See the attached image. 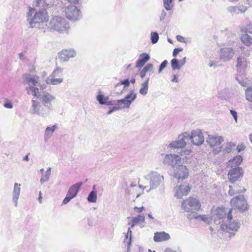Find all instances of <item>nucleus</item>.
<instances>
[{"label": "nucleus", "mask_w": 252, "mask_h": 252, "mask_svg": "<svg viewBox=\"0 0 252 252\" xmlns=\"http://www.w3.org/2000/svg\"><path fill=\"white\" fill-rule=\"evenodd\" d=\"M235 54L234 50L231 47H223L220 49V58L223 62L231 60Z\"/></svg>", "instance_id": "obj_14"}, {"label": "nucleus", "mask_w": 252, "mask_h": 252, "mask_svg": "<svg viewBox=\"0 0 252 252\" xmlns=\"http://www.w3.org/2000/svg\"><path fill=\"white\" fill-rule=\"evenodd\" d=\"M191 213H189L187 214V217L188 219L189 220H192V219H195L196 220V217L197 216V213L195 212H193V211L191 212Z\"/></svg>", "instance_id": "obj_51"}, {"label": "nucleus", "mask_w": 252, "mask_h": 252, "mask_svg": "<svg viewBox=\"0 0 252 252\" xmlns=\"http://www.w3.org/2000/svg\"><path fill=\"white\" fill-rule=\"evenodd\" d=\"M48 28L51 31L63 32L67 30L68 25L63 17L54 16L49 22Z\"/></svg>", "instance_id": "obj_3"}, {"label": "nucleus", "mask_w": 252, "mask_h": 252, "mask_svg": "<svg viewBox=\"0 0 252 252\" xmlns=\"http://www.w3.org/2000/svg\"><path fill=\"white\" fill-rule=\"evenodd\" d=\"M34 4L36 7L42 8H44L48 5L45 2V0H34Z\"/></svg>", "instance_id": "obj_46"}, {"label": "nucleus", "mask_w": 252, "mask_h": 252, "mask_svg": "<svg viewBox=\"0 0 252 252\" xmlns=\"http://www.w3.org/2000/svg\"><path fill=\"white\" fill-rule=\"evenodd\" d=\"M133 220V222L136 225H139L141 227H144L143 223L145 221V217L144 215H139L136 217H133L131 218Z\"/></svg>", "instance_id": "obj_31"}, {"label": "nucleus", "mask_w": 252, "mask_h": 252, "mask_svg": "<svg viewBox=\"0 0 252 252\" xmlns=\"http://www.w3.org/2000/svg\"><path fill=\"white\" fill-rule=\"evenodd\" d=\"M176 39L178 41L181 42H185V38L180 35H178L176 36Z\"/></svg>", "instance_id": "obj_59"}, {"label": "nucleus", "mask_w": 252, "mask_h": 252, "mask_svg": "<svg viewBox=\"0 0 252 252\" xmlns=\"http://www.w3.org/2000/svg\"><path fill=\"white\" fill-rule=\"evenodd\" d=\"M184 135H186L187 141L190 140L191 143L196 146L201 145L204 141V136L200 129L192 131L190 135L185 132Z\"/></svg>", "instance_id": "obj_6"}, {"label": "nucleus", "mask_w": 252, "mask_h": 252, "mask_svg": "<svg viewBox=\"0 0 252 252\" xmlns=\"http://www.w3.org/2000/svg\"><path fill=\"white\" fill-rule=\"evenodd\" d=\"M151 41L153 43H156L158 42V32L151 33Z\"/></svg>", "instance_id": "obj_49"}, {"label": "nucleus", "mask_w": 252, "mask_h": 252, "mask_svg": "<svg viewBox=\"0 0 252 252\" xmlns=\"http://www.w3.org/2000/svg\"><path fill=\"white\" fill-rule=\"evenodd\" d=\"M230 203L233 207L240 211H244L248 209L247 201L243 195L236 196L231 199Z\"/></svg>", "instance_id": "obj_11"}, {"label": "nucleus", "mask_w": 252, "mask_h": 252, "mask_svg": "<svg viewBox=\"0 0 252 252\" xmlns=\"http://www.w3.org/2000/svg\"><path fill=\"white\" fill-rule=\"evenodd\" d=\"M238 9H239V12H241V13H244L246 12V11L247 10V8L246 6H238Z\"/></svg>", "instance_id": "obj_57"}, {"label": "nucleus", "mask_w": 252, "mask_h": 252, "mask_svg": "<svg viewBox=\"0 0 252 252\" xmlns=\"http://www.w3.org/2000/svg\"><path fill=\"white\" fill-rule=\"evenodd\" d=\"M163 6L166 10H170L172 9L173 0H163Z\"/></svg>", "instance_id": "obj_42"}, {"label": "nucleus", "mask_w": 252, "mask_h": 252, "mask_svg": "<svg viewBox=\"0 0 252 252\" xmlns=\"http://www.w3.org/2000/svg\"><path fill=\"white\" fill-rule=\"evenodd\" d=\"M4 107L6 109H12L13 108V104L12 102L8 100H6L3 104Z\"/></svg>", "instance_id": "obj_50"}, {"label": "nucleus", "mask_w": 252, "mask_h": 252, "mask_svg": "<svg viewBox=\"0 0 252 252\" xmlns=\"http://www.w3.org/2000/svg\"><path fill=\"white\" fill-rule=\"evenodd\" d=\"M245 92L247 99L252 102V85L247 88Z\"/></svg>", "instance_id": "obj_45"}, {"label": "nucleus", "mask_w": 252, "mask_h": 252, "mask_svg": "<svg viewBox=\"0 0 252 252\" xmlns=\"http://www.w3.org/2000/svg\"><path fill=\"white\" fill-rule=\"evenodd\" d=\"M63 68L61 67H57L49 77H57L60 76L63 72Z\"/></svg>", "instance_id": "obj_40"}, {"label": "nucleus", "mask_w": 252, "mask_h": 252, "mask_svg": "<svg viewBox=\"0 0 252 252\" xmlns=\"http://www.w3.org/2000/svg\"><path fill=\"white\" fill-rule=\"evenodd\" d=\"M145 210V208L144 207H135L134 208V210L137 212V213H140V212H142L143 211H144Z\"/></svg>", "instance_id": "obj_58"}, {"label": "nucleus", "mask_w": 252, "mask_h": 252, "mask_svg": "<svg viewBox=\"0 0 252 252\" xmlns=\"http://www.w3.org/2000/svg\"><path fill=\"white\" fill-rule=\"evenodd\" d=\"M150 56L146 53L140 54L136 62L135 66L136 67H142L145 63L150 60Z\"/></svg>", "instance_id": "obj_25"}, {"label": "nucleus", "mask_w": 252, "mask_h": 252, "mask_svg": "<svg viewBox=\"0 0 252 252\" xmlns=\"http://www.w3.org/2000/svg\"><path fill=\"white\" fill-rule=\"evenodd\" d=\"M34 12V9L31 7H29V11L27 12L26 14L27 21L29 24L30 25V20L33 19V16L32 17V14Z\"/></svg>", "instance_id": "obj_41"}, {"label": "nucleus", "mask_w": 252, "mask_h": 252, "mask_svg": "<svg viewBox=\"0 0 252 252\" xmlns=\"http://www.w3.org/2000/svg\"><path fill=\"white\" fill-rule=\"evenodd\" d=\"M42 99L43 102L48 103L55 99V97L48 93L44 92L42 95Z\"/></svg>", "instance_id": "obj_33"}, {"label": "nucleus", "mask_w": 252, "mask_h": 252, "mask_svg": "<svg viewBox=\"0 0 252 252\" xmlns=\"http://www.w3.org/2000/svg\"><path fill=\"white\" fill-rule=\"evenodd\" d=\"M241 31L242 32H244L245 33L249 32L250 33H252V22L250 21L247 25L246 27L245 28L241 27L240 28Z\"/></svg>", "instance_id": "obj_43"}, {"label": "nucleus", "mask_w": 252, "mask_h": 252, "mask_svg": "<svg viewBox=\"0 0 252 252\" xmlns=\"http://www.w3.org/2000/svg\"><path fill=\"white\" fill-rule=\"evenodd\" d=\"M171 81L172 82L178 83V79L177 75H173V78L171 79Z\"/></svg>", "instance_id": "obj_64"}, {"label": "nucleus", "mask_w": 252, "mask_h": 252, "mask_svg": "<svg viewBox=\"0 0 252 252\" xmlns=\"http://www.w3.org/2000/svg\"><path fill=\"white\" fill-rule=\"evenodd\" d=\"M170 235L164 231L158 232V242L165 241L169 240Z\"/></svg>", "instance_id": "obj_36"}, {"label": "nucleus", "mask_w": 252, "mask_h": 252, "mask_svg": "<svg viewBox=\"0 0 252 252\" xmlns=\"http://www.w3.org/2000/svg\"><path fill=\"white\" fill-rule=\"evenodd\" d=\"M236 80L243 87H245L247 85V81L242 79L241 76H237L236 77Z\"/></svg>", "instance_id": "obj_48"}, {"label": "nucleus", "mask_w": 252, "mask_h": 252, "mask_svg": "<svg viewBox=\"0 0 252 252\" xmlns=\"http://www.w3.org/2000/svg\"><path fill=\"white\" fill-rule=\"evenodd\" d=\"M51 168L49 167L46 170L45 174L42 175L40 182L41 184H43L45 182L48 181L51 175Z\"/></svg>", "instance_id": "obj_35"}, {"label": "nucleus", "mask_w": 252, "mask_h": 252, "mask_svg": "<svg viewBox=\"0 0 252 252\" xmlns=\"http://www.w3.org/2000/svg\"><path fill=\"white\" fill-rule=\"evenodd\" d=\"M232 209H230L228 210L227 214V224H222L220 225V229L222 230H226L227 231H233L237 232L240 226V223L237 220H232Z\"/></svg>", "instance_id": "obj_5"}, {"label": "nucleus", "mask_w": 252, "mask_h": 252, "mask_svg": "<svg viewBox=\"0 0 252 252\" xmlns=\"http://www.w3.org/2000/svg\"><path fill=\"white\" fill-rule=\"evenodd\" d=\"M243 161V157L240 155L236 156L230 159L228 162L227 167L231 168L238 167Z\"/></svg>", "instance_id": "obj_23"}, {"label": "nucleus", "mask_w": 252, "mask_h": 252, "mask_svg": "<svg viewBox=\"0 0 252 252\" xmlns=\"http://www.w3.org/2000/svg\"><path fill=\"white\" fill-rule=\"evenodd\" d=\"M183 50L182 48H175L173 50L172 55L173 57H176L177 55L179 54L180 52H181Z\"/></svg>", "instance_id": "obj_54"}, {"label": "nucleus", "mask_w": 252, "mask_h": 252, "mask_svg": "<svg viewBox=\"0 0 252 252\" xmlns=\"http://www.w3.org/2000/svg\"><path fill=\"white\" fill-rule=\"evenodd\" d=\"M72 198H73L72 197H71L70 196H69L68 194H67L66 197L64 198V199L63 201V204H66Z\"/></svg>", "instance_id": "obj_55"}, {"label": "nucleus", "mask_w": 252, "mask_h": 252, "mask_svg": "<svg viewBox=\"0 0 252 252\" xmlns=\"http://www.w3.org/2000/svg\"><path fill=\"white\" fill-rule=\"evenodd\" d=\"M166 15V12L164 11V10H162L161 15L160 16V20H162L164 19L165 16Z\"/></svg>", "instance_id": "obj_63"}, {"label": "nucleus", "mask_w": 252, "mask_h": 252, "mask_svg": "<svg viewBox=\"0 0 252 252\" xmlns=\"http://www.w3.org/2000/svg\"><path fill=\"white\" fill-rule=\"evenodd\" d=\"M57 128V125H55L52 126H48L44 131V140L46 142L52 136L55 130Z\"/></svg>", "instance_id": "obj_27"}, {"label": "nucleus", "mask_w": 252, "mask_h": 252, "mask_svg": "<svg viewBox=\"0 0 252 252\" xmlns=\"http://www.w3.org/2000/svg\"><path fill=\"white\" fill-rule=\"evenodd\" d=\"M237 64L236 67L239 72L243 71L247 66L246 59L244 56H239L237 59Z\"/></svg>", "instance_id": "obj_22"}, {"label": "nucleus", "mask_w": 252, "mask_h": 252, "mask_svg": "<svg viewBox=\"0 0 252 252\" xmlns=\"http://www.w3.org/2000/svg\"><path fill=\"white\" fill-rule=\"evenodd\" d=\"M189 176V170L186 166L181 165L176 167L174 171V176L175 178L179 180H184Z\"/></svg>", "instance_id": "obj_16"}, {"label": "nucleus", "mask_w": 252, "mask_h": 252, "mask_svg": "<svg viewBox=\"0 0 252 252\" xmlns=\"http://www.w3.org/2000/svg\"><path fill=\"white\" fill-rule=\"evenodd\" d=\"M22 78L23 83L28 85L26 88L28 94L39 98L41 96V93L37 87H40L42 90L46 87L45 86L40 84L39 77L34 74L26 73L23 74Z\"/></svg>", "instance_id": "obj_1"}, {"label": "nucleus", "mask_w": 252, "mask_h": 252, "mask_svg": "<svg viewBox=\"0 0 252 252\" xmlns=\"http://www.w3.org/2000/svg\"><path fill=\"white\" fill-rule=\"evenodd\" d=\"M171 66L172 69L174 70H179L182 67L180 61L176 58H174L171 61Z\"/></svg>", "instance_id": "obj_38"}, {"label": "nucleus", "mask_w": 252, "mask_h": 252, "mask_svg": "<svg viewBox=\"0 0 252 252\" xmlns=\"http://www.w3.org/2000/svg\"><path fill=\"white\" fill-rule=\"evenodd\" d=\"M241 40L247 46H250L252 44V38L247 33L242 35Z\"/></svg>", "instance_id": "obj_32"}, {"label": "nucleus", "mask_w": 252, "mask_h": 252, "mask_svg": "<svg viewBox=\"0 0 252 252\" xmlns=\"http://www.w3.org/2000/svg\"><path fill=\"white\" fill-rule=\"evenodd\" d=\"M21 184L15 183L14 185V188L12 190V202L14 203L15 207H17L18 205V199L21 192Z\"/></svg>", "instance_id": "obj_17"}, {"label": "nucleus", "mask_w": 252, "mask_h": 252, "mask_svg": "<svg viewBox=\"0 0 252 252\" xmlns=\"http://www.w3.org/2000/svg\"><path fill=\"white\" fill-rule=\"evenodd\" d=\"M76 56V52L73 49L62 50L59 53V58L60 61L63 62H67L70 58H74Z\"/></svg>", "instance_id": "obj_15"}, {"label": "nucleus", "mask_w": 252, "mask_h": 252, "mask_svg": "<svg viewBox=\"0 0 252 252\" xmlns=\"http://www.w3.org/2000/svg\"><path fill=\"white\" fill-rule=\"evenodd\" d=\"M232 184L229 186L228 194L230 196H233L235 194L241 193L246 191V189L244 187L239 186L238 184H235V183Z\"/></svg>", "instance_id": "obj_19"}, {"label": "nucleus", "mask_w": 252, "mask_h": 252, "mask_svg": "<svg viewBox=\"0 0 252 252\" xmlns=\"http://www.w3.org/2000/svg\"><path fill=\"white\" fill-rule=\"evenodd\" d=\"M244 171L241 167H236L232 168L228 173L227 176L229 181L231 184L235 183L236 182L240 181L243 178Z\"/></svg>", "instance_id": "obj_9"}, {"label": "nucleus", "mask_w": 252, "mask_h": 252, "mask_svg": "<svg viewBox=\"0 0 252 252\" xmlns=\"http://www.w3.org/2000/svg\"><path fill=\"white\" fill-rule=\"evenodd\" d=\"M65 16L67 19L72 21H77L81 18L80 10L75 5L70 4L65 9Z\"/></svg>", "instance_id": "obj_10"}, {"label": "nucleus", "mask_w": 252, "mask_h": 252, "mask_svg": "<svg viewBox=\"0 0 252 252\" xmlns=\"http://www.w3.org/2000/svg\"><path fill=\"white\" fill-rule=\"evenodd\" d=\"M163 163L171 165L173 167H177L182 165V162L179 156L175 154H169L165 156Z\"/></svg>", "instance_id": "obj_13"}, {"label": "nucleus", "mask_w": 252, "mask_h": 252, "mask_svg": "<svg viewBox=\"0 0 252 252\" xmlns=\"http://www.w3.org/2000/svg\"><path fill=\"white\" fill-rule=\"evenodd\" d=\"M148 80L149 78L141 85V88L139 90V93L142 95H146L147 93L148 90Z\"/></svg>", "instance_id": "obj_39"}, {"label": "nucleus", "mask_w": 252, "mask_h": 252, "mask_svg": "<svg viewBox=\"0 0 252 252\" xmlns=\"http://www.w3.org/2000/svg\"><path fill=\"white\" fill-rule=\"evenodd\" d=\"M63 78L53 77H48L46 79V82L47 84L52 85H57L61 84L63 82Z\"/></svg>", "instance_id": "obj_29"}, {"label": "nucleus", "mask_w": 252, "mask_h": 252, "mask_svg": "<svg viewBox=\"0 0 252 252\" xmlns=\"http://www.w3.org/2000/svg\"><path fill=\"white\" fill-rule=\"evenodd\" d=\"M124 85L125 87H128L129 85V81L128 79L124 80L121 81L119 83H118L116 86H118L119 85Z\"/></svg>", "instance_id": "obj_52"}, {"label": "nucleus", "mask_w": 252, "mask_h": 252, "mask_svg": "<svg viewBox=\"0 0 252 252\" xmlns=\"http://www.w3.org/2000/svg\"><path fill=\"white\" fill-rule=\"evenodd\" d=\"M153 65L149 63L139 71V75L141 78H143L147 74L150 75L153 72Z\"/></svg>", "instance_id": "obj_28"}, {"label": "nucleus", "mask_w": 252, "mask_h": 252, "mask_svg": "<svg viewBox=\"0 0 252 252\" xmlns=\"http://www.w3.org/2000/svg\"><path fill=\"white\" fill-rule=\"evenodd\" d=\"M230 114H231V115L234 118L235 122H237V111H230Z\"/></svg>", "instance_id": "obj_60"}, {"label": "nucleus", "mask_w": 252, "mask_h": 252, "mask_svg": "<svg viewBox=\"0 0 252 252\" xmlns=\"http://www.w3.org/2000/svg\"><path fill=\"white\" fill-rule=\"evenodd\" d=\"M235 146V144L231 142H227L226 144L223 145V147H219L218 149L214 150L215 153H218L222 149V151L225 153H229L231 152L232 148Z\"/></svg>", "instance_id": "obj_26"}, {"label": "nucleus", "mask_w": 252, "mask_h": 252, "mask_svg": "<svg viewBox=\"0 0 252 252\" xmlns=\"http://www.w3.org/2000/svg\"><path fill=\"white\" fill-rule=\"evenodd\" d=\"M136 94L133 91L127 94L123 99L109 101L107 96L99 94L96 96L97 100L101 105H117L120 109L128 108L131 102L136 98Z\"/></svg>", "instance_id": "obj_2"}, {"label": "nucleus", "mask_w": 252, "mask_h": 252, "mask_svg": "<svg viewBox=\"0 0 252 252\" xmlns=\"http://www.w3.org/2000/svg\"><path fill=\"white\" fill-rule=\"evenodd\" d=\"M175 196L178 198H181L183 196L187 195L190 191V189L188 186L181 185L176 187Z\"/></svg>", "instance_id": "obj_18"}, {"label": "nucleus", "mask_w": 252, "mask_h": 252, "mask_svg": "<svg viewBox=\"0 0 252 252\" xmlns=\"http://www.w3.org/2000/svg\"><path fill=\"white\" fill-rule=\"evenodd\" d=\"M168 62L167 60H164L160 65L158 68V73L161 72L167 65Z\"/></svg>", "instance_id": "obj_53"}, {"label": "nucleus", "mask_w": 252, "mask_h": 252, "mask_svg": "<svg viewBox=\"0 0 252 252\" xmlns=\"http://www.w3.org/2000/svg\"><path fill=\"white\" fill-rule=\"evenodd\" d=\"M131 238H132V231L131 230V228L129 227L127 230V232L126 235V238L125 239V243H127V249H129L131 243Z\"/></svg>", "instance_id": "obj_34"}, {"label": "nucleus", "mask_w": 252, "mask_h": 252, "mask_svg": "<svg viewBox=\"0 0 252 252\" xmlns=\"http://www.w3.org/2000/svg\"><path fill=\"white\" fill-rule=\"evenodd\" d=\"M245 149V146L243 144L238 145L237 146V150L238 152H241L243 151V150H244Z\"/></svg>", "instance_id": "obj_56"}, {"label": "nucleus", "mask_w": 252, "mask_h": 252, "mask_svg": "<svg viewBox=\"0 0 252 252\" xmlns=\"http://www.w3.org/2000/svg\"><path fill=\"white\" fill-rule=\"evenodd\" d=\"M127 223L128 225H130V227L131 228H133L135 225H136L135 223L133 222V220H132V219L128 220Z\"/></svg>", "instance_id": "obj_62"}, {"label": "nucleus", "mask_w": 252, "mask_h": 252, "mask_svg": "<svg viewBox=\"0 0 252 252\" xmlns=\"http://www.w3.org/2000/svg\"><path fill=\"white\" fill-rule=\"evenodd\" d=\"M185 137L186 136L184 135V132L179 135L178 140L172 142L169 145V146L174 150L176 149V152L181 155H189L191 151L185 150L187 144L186 141H187V139Z\"/></svg>", "instance_id": "obj_4"}, {"label": "nucleus", "mask_w": 252, "mask_h": 252, "mask_svg": "<svg viewBox=\"0 0 252 252\" xmlns=\"http://www.w3.org/2000/svg\"><path fill=\"white\" fill-rule=\"evenodd\" d=\"M223 141L221 136H214L212 135H209L207 140V142L212 147L219 146Z\"/></svg>", "instance_id": "obj_20"}, {"label": "nucleus", "mask_w": 252, "mask_h": 252, "mask_svg": "<svg viewBox=\"0 0 252 252\" xmlns=\"http://www.w3.org/2000/svg\"><path fill=\"white\" fill-rule=\"evenodd\" d=\"M82 185V182H78L72 185L69 189L67 194L73 198L76 196L80 187Z\"/></svg>", "instance_id": "obj_21"}, {"label": "nucleus", "mask_w": 252, "mask_h": 252, "mask_svg": "<svg viewBox=\"0 0 252 252\" xmlns=\"http://www.w3.org/2000/svg\"><path fill=\"white\" fill-rule=\"evenodd\" d=\"M182 206L185 211L192 212L199 210L201 207V204L199 201L196 198L190 197L184 201Z\"/></svg>", "instance_id": "obj_7"}, {"label": "nucleus", "mask_w": 252, "mask_h": 252, "mask_svg": "<svg viewBox=\"0 0 252 252\" xmlns=\"http://www.w3.org/2000/svg\"><path fill=\"white\" fill-rule=\"evenodd\" d=\"M228 209L223 207H218L211 211V219L216 224L221 223L220 220L225 218L228 214Z\"/></svg>", "instance_id": "obj_12"}, {"label": "nucleus", "mask_w": 252, "mask_h": 252, "mask_svg": "<svg viewBox=\"0 0 252 252\" xmlns=\"http://www.w3.org/2000/svg\"><path fill=\"white\" fill-rule=\"evenodd\" d=\"M196 220H200L203 221L204 222L207 223L208 224H209L212 219L211 218L208 217L206 215H197L196 217Z\"/></svg>", "instance_id": "obj_44"}, {"label": "nucleus", "mask_w": 252, "mask_h": 252, "mask_svg": "<svg viewBox=\"0 0 252 252\" xmlns=\"http://www.w3.org/2000/svg\"><path fill=\"white\" fill-rule=\"evenodd\" d=\"M217 96L222 100H227L230 97L229 89H224L218 92Z\"/></svg>", "instance_id": "obj_30"}, {"label": "nucleus", "mask_w": 252, "mask_h": 252, "mask_svg": "<svg viewBox=\"0 0 252 252\" xmlns=\"http://www.w3.org/2000/svg\"><path fill=\"white\" fill-rule=\"evenodd\" d=\"M87 200L90 203H95L97 200L96 191L94 190L91 191L87 197Z\"/></svg>", "instance_id": "obj_37"}, {"label": "nucleus", "mask_w": 252, "mask_h": 252, "mask_svg": "<svg viewBox=\"0 0 252 252\" xmlns=\"http://www.w3.org/2000/svg\"><path fill=\"white\" fill-rule=\"evenodd\" d=\"M164 252H181V251L180 250L175 251V250H172L171 248H166L165 249Z\"/></svg>", "instance_id": "obj_61"}, {"label": "nucleus", "mask_w": 252, "mask_h": 252, "mask_svg": "<svg viewBox=\"0 0 252 252\" xmlns=\"http://www.w3.org/2000/svg\"><path fill=\"white\" fill-rule=\"evenodd\" d=\"M49 20L47 12L45 9H42L35 12L33 16V19L30 20V27L32 28L35 27L36 24L43 23Z\"/></svg>", "instance_id": "obj_8"}, {"label": "nucleus", "mask_w": 252, "mask_h": 252, "mask_svg": "<svg viewBox=\"0 0 252 252\" xmlns=\"http://www.w3.org/2000/svg\"><path fill=\"white\" fill-rule=\"evenodd\" d=\"M227 10L232 14L239 13V9L238 6H228L227 7Z\"/></svg>", "instance_id": "obj_47"}, {"label": "nucleus", "mask_w": 252, "mask_h": 252, "mask_svg": "<svg viewBox=\"0 0 252 252\" xmlns=\"http://www.w3.org/2000/svg\"><path fill=\"white\" fill-rule=\"evenodd\" d=\"M148 179L150 180L151 189H155L157 186L158 174L156 171H151L148 175Z\"/></svg>", "instance_id": "obj_24"}]
</instances>
